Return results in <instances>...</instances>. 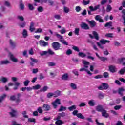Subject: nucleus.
<instances>
[{
    "label": "nucleus",
    "mask_w": 125,
    "mask_h": 125,
    "mask_svg": "<svg viewBox=\"0 0 125 125\" xmlns=\"http://www.w3.org/2000/svg\"><path fill=\"white\" fill-rule=\"evenodd\" d=\"M89 8L90 9V11H88V14L90 15L91 14V12L93 11H96L97 9H99L100 8V5H97L94 7L92 6H90L89 7Z\"/></svg>",
    "instance_id": "1"
},
{
    "label": "nucleus",
    "mask_w": 125,
    "mask_h": 125,
    "mask_svg": "<svg viewBox=\"0 0 125 125\" xmlns=\"http://www.w3.org/2000/svg\"><path fill=\"white\" fill-rule=\"evenodd\" d=\"M99 90H103L104 89H108L109 88V84L107 83H102V85L98 87Z\"/></svg>",
    "instance_id": "2"
},
{
    "label": "nucleus",
    "mask_w": 125,
    "mask_h": 125,
    "mask_svg": "<svg viewBox=\"0 0 125 125\" xmlns=\"http://www.w3.org/2000/svg\"><path fill=\"white\" fill-rule=\"evenodd\" d=\"M47 53H48V54H50V55H53L55 54V53H54V52H53V51H52V50H51V49H48L47 51H44L41 52V55L42 56L46 55V54H47Z\"/></svg>",
    "instance_id": "3"
},
{
    "label": "nucleus",
    "mask_w": 125,
    "mask_h": 125,
    "mask_svg": "<svg viewBox=\"0 0 125 125\" xmlns=\"http://www.w3.org/2000/svg\"><path fill=\"white\" fill-rule=\"evenodd\" d=\"M52 46L55 50H59V49H60V44L59 42H54L52 43Z\"/></svg>",
    "instance_id": "4"
},
{
    "label": "nucleus",
    "mask_w": 125,
    "mask_h": 125,
    "mask_svg": "<svg viewBox=\"0 0 125 125\" xmlns=\"http://www.w3.org/2000/svg\"><path fill=\"white\" fill-rule=\"evenodd\" d=\"M8 57H10V60L14 62V63H17L18 62V59L14 57V56L11 53H9Z\"/></svg>",
    "instance_id": "5"
},
{
    "label": "nucleus",
    "mask_w": 125,
    "mask_h": 125,
    "mask_svg": "<svg viewBox=\"0 0 125 125\" xmlns=\"http://www.w3.org/2000/svg\"><path fill=\"white\" fill-rule=\"evenodd\" d=\"M52 104L54 108H56L57 107V105H60V104H61L60 100L59 99H56L54 102L52 103Z\"/></svg>",
    "instance_id": "6"
},
{
    "label": "nucleus",
    "mask_w": 125,
    "mask_h": 125,
    "mask_svg": "<svg viewBox=\"0 0 125 125\" xmlns=\"http://www.w3.org/2000/svg\"><path fill=\"white\" fill-rule=\"evenodd\" d=\"M86 22L89 24L91 28H93L96 26V22L94 20L89 21V20H86Z\"/></svg>",
    "instance_id": "7"
},
{
    "label": "nucleus",
    "mask_w": 125,
    "mask_h": 125,
    "mask_svg": "<svg viewBox=\"0 0 125 125\" xmlns=\"http://www.w3.org/2000/svg\"><path fill=\"white\" fill-rule=\"evenodd\" d=\"M39 44L41 46L45 47L48 45V42H46L43 40H40L39 42Z\"/></svg>",
    "instance_id": "8"
},
{
    "label": "nucleus",
    "mask_w": 125,
    "mask_h": 125,
    "mask_svg": "<svg viewBox=\"0 0 125 125\" xmlns=\"http://www.w3.org/2000/svg\"><path fill=\"white\" fill-rule=\"evenodd\" d=\"M29 31L30 32H34V31H36V28H35V23L34 22H31L30 23V25L29 27Z\"/></svg>",
    "instance_id": "9"
},
{
    "label": "nucleus",
    "mask_w": 125,
    "mask_h": 125,
    "mask_svg": "<svg viewBox=\"0 0 125 125\" xmlns=\"http://www.w3.org/2000/svg\"><path fill=\"white\" fill-rule=\"evenodd\" d=\"M95 101L93 99L90 100L88 102V104L90 107H94V106H95Z\"/></svg>",
    "instance_id": "10"
},
{
    "label": "nucleus",
    "mask_w": 125,
    "mask_h": 125,
    "mask_svg": "<svg viewBox=\"0 0 125 125\" xmlns=\"http://www.w3.org/2000/svg\"><path fill=\"white\" fill-rule=\"evenodd\" d=\"M81 28L82 29H83L84 30H88L89 29V26H88V25L86 24V23L84 22H82L81 25Z\"/></svg>",
    "instance_id": "11"
},
{
    "label": "nucleus",
    "mask_w": 125,
    "mask_h": 125,
    "mask_svg": "<svg viewBox=\"0 0 125 125\" xmlns=\"http://www.w3.org/2000/svg\"><path fill=\"white\" fill-rule=\"evenodd\" d=\"M80 72H83V71H85V72H86L87 74H88L89 76H91L92 75V73H91L90 71H89L88 69H87V68H85V67L80 69Z\"/></svg>",
    "instance_id": "12"
},
{
    "label": "nucleus",
    "mask_w": 125,
    "mask_h": 125,
    "mask_svg": "<svg viewBox=\"0 0 125 125\" xmlns=\"http://www.w3.org/2000/svg\"><path fill=\"white\" fill-rule=\"evenodd\" d=\"M95 20L100 22V23H103L104 21L100 15H96L95 17Z\"/></svg>",
    "instance_id": "13"
},
{
    "label": "nucleus",
    "mask_w": 125,
    "mask_h": 125,
    "mask_svg": "<svg viewBox=\"0 0 125 125\" xmlns=\"http://www.w3.org/2000/svg\"><path fill=\"white\" fill-rule=\"evenodd\" d=\"M102 117H104V118H109V114L107 113V111L105 109H104L102 112Z\"/></svg>",
    "instance_id": "14"
},
{
    "label": "nucleus",
    "mask_w": 125,
    "mask_h": 125,
    "mask_svg": "<svg viewBox=\"0 0 125 125\" xmlns=\"http://www.w3.org/2000/svg\"><path fill=\"white\" fill-rule=\"evenodd\" d=\"M109 70L111 72V73H115V72L117 71V68H116V66L114 65H110L109 66Z\"/></svg>",
    "instance_id": "15"
},
{
    "label": "nucleus",
    "mask_w": 125,
    "mask_h": 125,
    "mask_svg": "<svg viewBox=\"0 0 125 125\" xmlns=\"http://www.w3.org/2000/svg\"><path fill=\"white\" fill-rule=\"evenodd\" d=\"M30 60H31V62H30V65L31 66H34L35 63H38V60L34 59L33 58H30Z\"/></svg>",
    "instance_id": "16"
},
{
    "label": "nucleus",
    "mask_w": 125,
    "mask_h": 125,
    "mask_svg": "<svg viewBox=\"0 0 125 125\" xmlns=\"http://www.w3.org/2000/svg\"><path fill=\"white\" fill-rule=\"evenodd\" d=\"M96 111L98 112H102L104 109H103V107L101 105H98L96 108Z\"/></svg>",
    "instance_id": "17"
},
{
    "label": "nucleus",
    "mask_w": 125,
    "mask_h": 125,
    "mask_svg": "<svg viewBox=\"0 0 125 125\" xmlns=\"http://www.w3.org/2000/svg\"><path fill=\"white\" fill-rule=\"evenodd\" d=\"M43 109L45 111H49V110L50 109V106H49L47 104H44L43 105Z\"/></svg>",
    "instance_id": "18"
},
{
    "label": "nucleus",
    "mask_w": 125,
    "mask_h": 125,
    "mask_svg": "<svg viewBox=\"0 0 125 125\" xmlns=\"http://www.w3.org/2000/svg\"><path fill=\"white\" fill-rule=\"evenodd\" d=\"M83 63L84 65V68H88V66H89V62L85 60H83Z\"/></svg>",
    "instance_id": "19"
},
{
    "label": "nucleus",
    "mask_w": 125,
    "mask_h": 125,
    "mask_svg": "<svg viewBox=\"0 0 125 125\" xmlns=\"http://www.w3.org/2000/svg\"><path fill=\"white\" fill-rule=\"evenodd\" d=\"M100 42L101 44H105V43H109L110 42V41L102 39L100 41Z\"/></svg>",
    "instance_id": "20"
},
{
    "label": "nucleus",
    "mask_w": 125,
    "mask_h": 125,
    "mask_svg": "<svg viewBox=\"0 0 125 125\" xmlns=\"http://www.w3.org/2000/svg\"><path fill=\"white\" fill-rule=\"evenodd\" d=\"M10 62L8 60H4L0 62V65H7V64H9Z\"/></svg>",
    "instance_id": "21"
},
{
    "label": "nucleus",
    "mask_w": 125,
    "mask_h": 125,
    "mask_svg": "<svg viewBox=\"0 0 125 125\" xmlns=\"http://www.w3.org/2000/svg\"><path fill=\"white\" fill-rule=\"evenodd\" d=\"M16 114H17V111L14 109H12L11 112H10V115L11 117H15L16 116Z\"/></svg>",
    "instance_id": "22"
},
{
    "label": "nucleus",
    "mask_w": 125,
    "mask_h": 125,
    "mask_svg": "<svg viewBox=\"0 0 125 125\" xmlns=\"http://www.w3.org/2000/svg\"><path fill=\"white\" fill-rule=\"evenodd\" d=\"M14 85L15 87L13 88V89L14 90H16L18 89V86H19V85H21V83L19 82H15Z\"/></svg>",
    "instance_id": "23"
},
{
    "label": "nucleus",
    "mask_w": 125,
    "mask_h": 125,
    "mask_svg": "<svg viewBox=\"0 0 125 125\" xmlns=\"http://www.w3.org/2000/svg\"><path fill=\"white\" fill-rule=\"evenodd\" d=\"M22 36L23 38H27L28 37V31L26 29H23L22 32Z\"/></svg>",
    "instance_id": "24"
},
{
    "label": "nucleus",
    "mask_w": 125,
    "mask_h": 125,
    "mask_svg": "<svg viewBox=\"0 0 125 125\" xmlns=\"http://www.w3.org/2000/svg\"><path fill=\"white\" fill-rule=\"evenodd\" d=\"M70 86L71 87L72 89L76 90L78 88V87L77 86V84L74 83H71L70 84Z\"/></svg>",
    "instance_id": "25"
},
{
    "label": "nucleus",
    "mask_w": 125,
    "mask_h": 125,
    "mask_svg": "<svg viewBox=\"0 0 125 125\" xmlns=\"http://www.w3.org/2000/svg\"><path fill=\"white\" fill-rule=\"evenodd\" d=\"M41 87H42V86H41V85L37 84L35 86H33L32 87V88H33V89H34V90H38L40 89V88H41Z\"/></svg>",
    "instance_id": "26"
},
{
    "label": "nucleus",
    "mask_w": 125,
    "mask_h": 125,
    "mask_svg": "<svg viewBox=\"0 0 125 125\" xmlns=\"http://www.w3.org/2000/svg\"><path fill=\"white\" fill-rule=\"evenodd\" d=\"M68 109L69 111H74V110H76L77 109V106L73 105L72 106L69 107Z\"/></svg>",
    "instance_id": "27"
},
{
    "label": "nucleus",
    "mask_w": 125,
    "mask_h": 125,
    "mask_svg": "<svg viewBox=\"0 0 125 125\" xmlns=\"http://www.w3.org/2000/svg\"><path fill=\"white\" fill-rule=\"evenodd\" d=\"M69 78V76H68L67 74H64L62 75V80H64V81H66L68 80V78Z\"/></svg>",
    "instance_id": "28"
},
{
    "label": "nucleus",
    "mask_w": 125,
    "mask_h": 125,
    "mask_svg": "<svg viewBox=\"0 0 125 125\" xmlns=\"http://www.w3.org/2000/svg\"><path fill=\"white\" fill-rule=\"evenodd\" d=\"M74 33L75 35H76L77 36H79V34H80V28H76L75 29V30L74 31Z\"/></svg>",
    "instance_id": "29"
},
{
    "label": "nucleus",
    "mask_w": 125,
    "mask_h": 125,
    "mask_svg": "<svg viewBox=\"0 0 125 125\" xmlns=\"http://www.w3.org/2000/svg\"><path fill=\"white\" fill-rule=\"evenodd\" d=\"M93 35L94 36L95 39H96V40H99V37H98V34L97 33V32H95V31H93Z\"/></svg>",
    "instance_id": "30"
},
{
    "label": "nucleus",
    "mask_w": 125,
    "mask_h": 125,
    "mask_svg": "<svg viewBox=\"0 0 125 125\" xmlns=\"http://www.w3.org/2000/svg\"><path fill=\"white\" fill-rule=\"evenodd\" d=\"M61 42H62V44H64V45H69V42L64 39L61 40Z\"/></svg>",
    "instance_id": "31"
},
{
    "label": "nucleus",
    "mask_w": 125,
    "mask_h": 125,
    "mask_svg": "<svg viewBox=\"0 0 125 125\" xmlns=\"http://www.w3.org/2000/svg\"><path fill=\"white\" fill-rule=\"evenodd\" d=\"M98 97L99 99H103L104 98V94L103 93H99Z\"/></svg>",
    "instance_id": "32"
},
{
    "label": "nucleus",
    "mask_w": 125,
    "mask_h": 125,
    "mask_svg": "<svg viewBox=\"0 0 125 125\" xmlns=\"http://www.w3.org/2000/svg\"><path fill=\"white\" fill-rule=\"evenodd\" d=\"M47 89H48V87L45 86L43 87V88L40 90L41 92H45V91H47Z\"/></svg>",
    "instance_id": "33"
},
{
    "label": "nucleus",
    "mask_w": 125,
    "mask_h": 125,
    "mask_svg": "<svg viewBox=\"0 0 125 125\" xmlns=\"http://www.w3.org/2000/svg\"><path fill=\"white\" fill-rule=\"evenodd\" d=\"M63 11L65 13H69V12L70 11V9L68 7L64 6Z\"/></svg>",
    "instance_id": "34"
},
{
    "label": "nucleus",
    "mask_w": 125,
    "mask_h": 125,
    "mask_svg": "<svg viewBox=\"0 0 125 125\" xmlns=\"http://www.w3.org/2000/svg\"><path fill=\"white\" fill-rule=\"evenodd\" d=\"M1 81L2 83H5L7 82V81H8V79L6 77H2L1 78Z\"/></svg>",
    "instance_id": "35"
},
{
    "label": "nucleus",
    "mask_w": 125,
    "mask_h": 125,
    "mask_svg": "<svg viewBox=\"0 0 125 125\" xmlns=\"http://www.w3.org/2000/svg\"><path fill=\"white\" fill-rule=\"evenodd\" d=\"M99 59H100L101 61H103V62H105V61H107L108 60V58L105 57H99Z\"/></svg>",
    "instance_id": "36"
},
{
    "label": "nucleus",
    "mask_w": 125,
    "mask_h": 125,
    "mask_svg": "<svg viewBox=\"0 0 125 125\" xmlns=\"http://www.w3.org/2000/svg\"><path fill=\"white\" fill-rule=\"evenodd\" d=\"M47 64H48L49 67H54V66H55V65H56L55 63L50 62H48Z\"/></svg>",
    "instance_id": "37"
},
{
    "label": "nucleus",
    "mask_w": 125,
    "mask_h": 125,
    "mask_svg": "<svg viewBox=\"0 0 125 125\" xmlns=\"http://www.w3.org/2000/svg\"><path fill=\"white\" fill-rule=\"evenodd\" d=\"M66 109L67 108H66V107L61 106L59 109V112H63V111H66Z\"/></svg>",
    "instance_id": "38"
},
{
    "label": "nucleus",
    "mask_w": 125,
    "mask_h": 125,
    "mask_svg": "<svg viewBox=\"0 0 125 125\" xmlns=\"http://www.w3.org/2000/svg\"><path fill=\"white\" fill-rule=\"evenodd\" d=\"M56 125H63V123L62 122V121L60 120H58L57 121L55 122Z\"/></svg>",
    "instance_id": "39"
},
{
    "label": "nucleus",
    "mask_w": 125,
    "mask_h": 125,
    "mask_svg": "<svg viewBox=\"0 0 125 125\" xmlns=\"http://www.w3.org/2000/svg\"><path fill=\"white\" fill-rule=\"evenodd\" d=\"M78 55L79 56H80V57H82V58H83V57H85V56H86V55H85V54L81 52L79 53Z\"/></svg>",
    "instance_id": "40"
},
{
    "label": "nucleus",
    "mask_w": 125,
    "mask_h": 125,
    "mask_svg": "<svg viewBox=\"0 0 125 125\" xmlns=\"http://www.w3.org/2000/svg\"><path fill=\"white\" fill-rule=\"evenodd\" d=\"M56 36L57 38H58V39H60V41L61 42V41H62V40H64V39L63 38V36L60 35V34H58L56 33Z\"/></svg>",
    "instance_id": "41"
},
{
    "label": "nucleus",
    "mask_w": 125,
    "mask_h": 125,
    "mask_svg": "<svg viewBox=\"0 0 125 125\" xmlns=\"http://www.w3.org/2000/svg\"><path fill=\"white\" fill-rule=\"evenodd\" d=\"M56 36L57 38H58V39H60V41L61 42V41H62V40H64V39L63 38V36L60 35V34H58L56 33Z\"/></svg>",
    "instance_id": "42"
},
{
    "label": "nucleus",
    "mask_w": 125,
    "mask_h": 125,
    "mask_svg": "<svg viewBox=\"0 0 125 125\" xmlns=\"http://www.w3.org/2000/svg\"><path fill=\"white\" fill-rule=\"evenodd\" d=\"M125 91V89L123 88H120L118 90V93L121 95H123V92Z\"/></svg>",
    "instance_id": "43"
},
{
    "label": "nucleus",
    "mask_w": 125,
    "mask_h": 125,
    "mask_svg": "<svg viewBox=\"0 0 125 125\" xmlns=\"http://www.w3.org/2000/svg\"><path fill=\"white\" fill-rule=\"evenodd\" d=\"M112 22H107L105 24V27L107 28H111L112 27Z\"/></svg>",
    "instance_id": "44"
},
{
    "label": "nucleus",
    "mask_w": 125,
    "mask_h": 125,
    "mask_svg": "<svg viewBox=\"0 0 125 125\" xmlns=\"http://www.w3.org/2000/svg\"><path fill=\"white\" fill-rule=\"evenodd\" d=\"M61 34H65L67 31L66 30V28L64 27H62L61 30L60 31Z\"/></svg>",
    "instance_id": "45"
},
{
    "label": "nucleus",
    "mask_w": 125,
    "mask_h": 125,
    "mask_svg": "<svg viewBox=\"0 0 125 125\" xmlns=\"http://www.w3.org/2000/svg\"><path fill=\"white\" fill-rule=\"evenodd\" d=\"M6 97V95L5 94H3L2 96H1L0 97V103H1V102H2L3 99H4V98H5Z\"/></svg>",
    "instance_id": "46"
},
{
    "label": "nucleus",
    "mask_w": 125,
    "mask_h": 125,
    "mask_svg": "<svg viewBox=\"0 0 125 125\" xmlns=\"http://www.w3.org/2000/svg\"><path fill=\"white\" fill-rule=\"evenodd\" d=\"M83 5H87V4H89V3H90V0H88L87 1L83 0Z\"/></svg>",
    "instance_id": "47"
},
{
    "label": "nucleus",
    "mask_w": 125,
    "mask_h": 125,
    "mask_svg": "<svg viewBox=\"0 0 125 125\" xmlns=\"http://www.w3.org/2000/svg\"><path fill=\"white\" fill-rule=\"evenodd\" d=\"M72 49L75 51H77V52H80V49L77 46H73Z\"/></svg>",
    "instance_id": "48"
},
{
    "label": "nucleus",
    "mask_w": 125,
    "mask_h": 125,
    "mask_svg": "<svg viewBox=\"0 0 125 125\" xmlns=\"http://www.w3.org/2000/svg\"><path fill=\"white\" fill-rule=\"evenodd\" d=\"M77 117L79 119H84V116H83V115L82 114V113H78Z\"/></svg>",
    "instance_id": "49"
},
{
    "label": "nucleus",
    "mask_w": 125,
    "mask_h": 125,
    "mask_svg": "<svg viewBox=\"0 0 125 125\" xmlns=\"http://www.w3.org/2000/svg\"><path fill=\"white\" fill-rule=\"evenodd\" d=\"M54 97H58V96H59L60 95V92L58 91L55 92L54 93Z\"/></svg>",
    "instance_id": "50"
},
{
    "label": "nucleus",
    "mask_w": 125,
    "mask_h": 125,
    "mask_svg": "<svg viewBox=\"0 0 125 125\" xmlns=\"http://www.w3.org/2000/svg\"><path fill=\"white\" fill-rule=\"evenodd\" d=\"M125 68L124 67V68L121 69L119 71V74H120V75H124L125 74Z\"/></svg>",
    "instance_id": "51"
},
{
    "label": "nucleus",
    "mask_w": 125,
    "mask_h": 125,
    "mask_svg": "<svg viewBox=\"0 0 125 125\" xmlns=\"http://www.w3.org/2000/svg\"><path fill=\"white\" fill-rule=\"evenodd\" d=\"M54 18L55 19H57V20H60L61 19V17L60 15L56 14L54 15Z\"/></svg>",
    "instance_id": "52"
},
{
    "label": "nucleus",
    "mask_w": 125,
    "mask_h": 125,
    "mask_svg": "<svg viewBox=\"0 0 125 125\" xmlns=\"http://www.w3.org/2000/svg\"><path fill=\"white\" fill-rule=\"evenodd\" d=\"M112 10V6L110 5H108L106 8V11L107 12H110Z\"/></svg>",
    "instance_id": "53"
},
{
    "label": "nucleus",
    "mask_w": 125,
    "mask_h": 125,
    "mask_svg": "<svg viewBox=\"0 0 125 125\" xmlns=\"http://www.w3.org/2000/svg\"><path fill=\"white\" fill-rule=\"evenodd\" d=\"M97 45H98V46H99V47L101 48V49H103L104 48V46H103V45L101 44L99 42H97Z\"/></svg>",
    "instance_id": "54"
},
{
    "label": "nucleus",
    "mask_w": 125,
    "mask_h": 125,
    "mask_svg": "<svg viewBox=\"0 0 125 125\" xmlns=\"http://www.w3.org/2000/svg\"><path fill=\"white\" fill-rule=\"evenodd\" d=\"M9 42H10V44L11 46H12V47H15V43H14V42H13V41H12L11 40H10Z\"/></svg>",
    "instance_id": "55"
},
{
    "label": "nucleus",
    "mask_w": 125,
    "mask_h": 125,
    "mask_svg": "<svg viewBox=\"0 0 125 125\" xmlns=\"http://www.w3.org/2000/svg\"><path fill=\"white\" fill-rule=\"evenodd\" d=\"M75 10L77 12H80L82 10V8L80 6H77L76 7Z\"/></svg>",
    "instance_id": "56"
},
{
    "label": "nucleus",
    "mask_w": 125,
    "mask_h": 125,
    "mask_svg": "<svg viewBox=\"0 0 125 125\" xmlns=\"http://www.w3.org/2000/svg\"><path fill=\"white\" fill-rule=\"evenodd\" d=\"M23 56H24L25 57H28V51L27 50H24L22 52Z\"/></svg>",
    "instance_id": "57"
},
{
    "label": "nucleus",
    "mask_w": 125,
    "mask_h": 125,
    "mask_svg": "<svg viewBox=\"0 0 125 125\" xmlns=\"http://www.w3.org/2000/svg\"><path fill=\"white\" fill-rule=\"evenodd\" d=\"M26 114H27V112L25 111L22 112V115L23 116V117L25 118L26 119H28V115H26Z\"/></svg>",
    "instance_id": "58"
},
{
    "label": "nucleus",
    "mask_w": 125,
    "mask_h": 125,
    "mask_svg": "<svg viewBox=\"0 0 125 125\" xmlns=\"http://www.w3.org/2000/svg\"><path fill=\"white\" fill-rule=\"evenodd\" d=\"M29 83H30V81H29V80H26V81L23 83L24 86H28V85H29Z\"/></svg>",
    "instance_id": "59"
},
{
    "label": "nucleus",
    "mask_w": 125,
    "mask_h": 125,
    "mask_svg": "<svg viewBox=\"0 0 125 125\" xmlns=\"http://www.w3.org/2000/svg\"><path fill=\"white\" fill-rule=\"evenodd\" d=\"M17 18L21 21H24V17L22 16H18Z\"/></svg>",
    "instance_id": "60"
},
{
    "label": "nucleus",
    "mask_w": 125,
    "mask_h": 125,
    "mask_svg": "<svg viewBox=\"0 0 125 125\" xmlns=\"http://www.w3.org/2000/svg\"><path fill=\"white\" fill-rule=\"evenodd\" d=\"M121 108H122V105H118L114 106V109L115 110H120Z\"/></svg>",
    "instance_id": "61"
},
{
    "label": "nucleus",
    "mask_w": 125,
    "mask_h": 125,
    "mask_svg": "<svg viewBox=\"0 0 125 125\" xmlns=\"http://www.w3.org/2000/svg\"><path fill=\"white\" fill-rule=\"evenodd\" d=\"M113 35V33H107L105 34V37H107V38H112Z\"/></svg>",
    "instance_id": "62"
},
{
    "label": "nucleus",
    "mask_w": 125,
    "mask_h": 125,
    "mask_svg": "<svg viewBox=\"0 0 125 125\" xmlns=\"http://www.w3.org/2000/svg\"><path fill=\"white\" fill-rule=\"evenodd\" d=\"M73 53V51H72V50L68 49L66 51V54L67 55H70V54H72Z\"/></svg>",
    "instance_id": "63"
},
{
    "label": "nucleus",
    "mask_w": 125,
    "mask_h": 125,
    "mask_svg": "<svg viewBox=\"0 0 125 125\" xmlns=\"http://www.w3.org/2000/svg\"><path fill=\"white\" fill-rule=\"evenodd\" d=\"M20 26L21 27V28H24V27L26 26V22H23L20 24Z\"/></svg>",
    "instance_id": "64"
}]
</instances>
